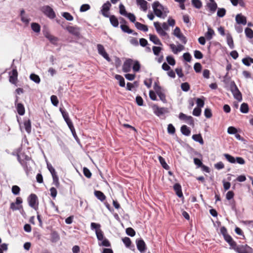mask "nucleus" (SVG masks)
Masks as SVG:
<instances>
[{"label":"nucleus","mask_w":253,"mask_h":253,"mask_svg":"<svg viewBox=\"0 0 253 253\" xmlns=\"http://www.w3.org/2000/svg\"><path fill=\"white\" fill-rule=\"evenodd\" d=\"M194 57L196 59H200L203 57V53L199 50H196L194 52Z\"/></svg>","instance_id":"0e129e2a"},{"label":"nucleus","mask_w":253,"mask_h":253,"mask_svg":"<svg viewBox=\"0 0 253 253\" xmlns=\"http://www.w3.org/2000/svg\"><path fill=\"white\" fill-rule=\"evenodd\" d=\"M181 88L183 91L187 92L190 89V85L188 83L185 82L181 84Z\"/></svg>","instance_id":"5fc2aeb1"},{"label":"nucleus","mask_w":253,"mask_h":253,"mask_svg":"<svg viewBox=\"0 0 253 253\" xmlns=\"http://www.w3.org/2000/svg\"><path fill=\"white\" fill-rule=\"evenodd\" d=\"M102 241V242L100 244L99 243V246H104V247H111V244L108 239H107L106 238H104Z\"/></svg>","instance_id":"bf43d9fd"},{"label":"nucleus","mask_w":253,"mask_h":253,"mask_svg":"<svg viewBox=\"0 0 253 253\" xmlns=\"http://www.w3.org/2000/svg\"><path fill=\"white\" fill-rule=\"evenodd\" d=\"M150 40L154 44L161 45H162L159 39L155 35L150 34L149 35Z\"/></svg>","instance_id":"b1692460"},{"label":"nucleus","mask_w":253,"mask_h":253,"mask_svg":"<svg viewBox=\"0 0 253 253\" xmlns=\"http://www.w3.org/2000/svg\"><path fill=\"white\" fill-rule=\"evenodd\" d=\"M136 244L138 250L141 253H144L147 249L146 245L142 238H139L136 240Z\"/></svg>","instance_id":"6e6552de"},{"label":"nucleus","mask_w":253,"mask_h":253,"mask_svg":"<svg viewBox=\"0 0 253 253\" xmlns=\"http://www.w3.org/2000/svg\"><path fill=\"white\" fill-rule=\"evenodd\" d=\"M31 28L33 31L36 33H39L41 31V26L37 23H32L31 24Z\"/></svg>","instance_id":"58836bf2"},{"label":"nucleus","mask_w":253,"mask_h":253,"mask_svg":"<svg viewBox=\"0 0 253 253\" xmlns=\"http://www.w3.org/2000/svg\"><path fill=\"white\" fill-rule=\"evenodd\" d=\"M29 205L32 208L37 210L38 205V197L35 194H31L28 198Z\"/></svg>","instance_id":"0eeeda50"},{"label":"nucleus","mask_w":253,"mask_h":253,"mask_svg":"<svg viewBox=\"0 0 253 253\" xmlns=\"http://www.w3.org/2000/svg\"><path fill=\"white\" fill-rule=\"evenodd\" d=\"M246 36L249 39L253 38V31L250 28H246L245 30Z\"/></svg>","instance_id":"a19ab883"},{"label":"nucleus","mask_w":253,"mask_h":253,"mask_svg":"<svg viewBox=\"0 0 253 253\" xmlns=\"http://www.w3.org/2000/svg\"><path fill=\"white\" fill-rule=\"evenodd\" d=\"M11 191L13 194L15 195H18L19 194L20 191V188L17 185H13L11 188Z\"/></svg>","instance_id":"8fccbe9b"},{"label":"nucleus","mask_w":253,"mask_h":253,"mask_svg":"<svg viewBox=\"0 0 253 253\" xmlns=\"http://www.w3.org/2000/svg\"><path fill=\"white\" fill-rule=\"evenodd\" d=\"M53 178L52 184H54L56 188H59L60 187V182L59 181V177L57 174L52 176Z\"/></svg>","instance_id":"37998d69"},{"label":"nucleus","mask_w":253,"mask_h":253,"mask_svg":"<svg viewBox=\"0 0 253 253\" xmlns=\"http://www.w3.org/2000/svg\"><path fill=\"white\" fill-rule=\"evenodd\" d=\"M224 157L225 159L230 163L234 164L235 163V158L232 156L230 155L229 154L225 153L223 154Z\"/></svg>","instance_id":"ea45409f"},{"label":"nucleus","mask_w":253,"mask_h":253,"mask_svg":"<svg viewBox=\"0 0 253 253\" xmlns=\"http://www.w3.org/2000/svg\"><path fill=\"white\" fill-rule=\"evenodd\" d=\"M249 111L248 104L246 103H243L240 107V111L243 113H247Z\"/></svg>","instance_id":"4c0bfd02"},{"label":"nucleus","mask_w":253,"mask_h":253,"mask_svg":"<svg viewBox=\"0 0 253 253\" xmlns=\"http://www.w3.org/2000/svg\"><path fill=\"white\" fill-rule=\"evenodd\" d=\"M83 173L84 175L88 178H90L91 177V172H90V170L86 167L84 168Z\"/></svg>","instance_id":"3c124183"},{"label":"nucleus","mask_w":253,"mask_h":253,"mask_svg":"<svg viewBox=\"0 0 253 253\" xmlns=\"http://www.w3.org/2000/svg\"><path fill=\"white\" fill-rule=\"evenodd\" d=\"M204 115L207 118H210L212 117L211 110L210 108H207L204 111Z\"/></svg>","instance_id":"69168bd1"},{"label":"nucleus","mask_w":253,"mask_h":253,"mask_svg":"<svg viewBox=\"0 0 253 253\" xmlns=\"http://www.w3.org/2000/svg\"><path fill=\"white\" fill-rule=\"evenodd\" d=\"M153 109L154 110V114L158 117H160L168 112L167 108L159 107L157 105H154L153 106Z\"/></svg>","instance_id":"9b49d317"},{"label":"nucleus","mask_w":253,"mask_h":253,"mask_svg":"<svg viewBox=\"0 0 253 253\" xmlns=\"http://www.w3.org/2000/svg\"><path fill=\"white\" fill-rule=\"evenodd\" d=\"M41 11L48 18L50 19H53L56 17V13L53 8L49 5H44L42 6Z\"/></svg>","instance_id":"20e7f679"},{"label":"nucleus","mask_w":253,"mask_h":253,"mask_svg":"<svg viewBox=\"0 0 253 253\" xmlns=\"http://www.w3.org/2000/svg\"><path fill=\"white\" fill-rule=\"evenodd\" d=\"M180 130L181 133L185 136H189L191 133L190 129L186 125L181 126Z\"/></svg>","instance_id":"a878e982"},{"label":"nucleus","mask_w":253,"mask_h":253,"mask_svg":"<svg viewBox=\"0 0 253 253\" xmlns=\"http://www.w3.org/2000/svg\"><path fill=\"white\" fill-rule=\"evenodd\" d=\"M111 4L109 1H107L106 3H104L102 6L101 13L105 17H109V15L108 11L110 9Z\"/></svg>","instance_id":"4468645a"},{"label":"nucleus","mask_w":253,"mask_h":253,"mask_svg":"<svg viewBox=\"0 0 253 253\" xmlns=\"http://www.w3.org/2000/svg\"><path fill=\"white\" fill-rule=\"evenodd\" d=\"M136 3L140 6V8L144 11L147 10L148 2L145 0H136Z\"/></svg>","instance_id":"6ab92c4d"},{"label":"nucleus","mask_w":253,"mask_h":253,"mask_svg":"<svg viewBox=\"0 0 253 253\" xmlns=\"http://www.w3.org/2000/svg\"><path fill=\"white\" fill-rule=\"evenodd\" d=\"M19 97L18 96H16V98L15 100V105L16 106V109L18 114L20 116H23L24 115L25 112V107L23 104L21 103H18Z\"/></svg>","instance_id":"1a4fd4ad"},{"label":"nucleus","mask_w":253,"mask_h":253,"mask_svg":"<svg viewBox=\"0 0 253 253\" xmlns=\"http://www.w3.org/2000/svg\"><path fill=\"white\" fill-rule=\"evenodd\" d=\"M122 241L127 248L130 246L131 241L129 238L125 237V238H122Z\"/></svg>","instance_id":"603ef678"},{"label":"nucleus","mask_w":253,"mask_h":253,"mask_svg":"<svg viewBox=\"0 0 253 253\" xmlns=\"http://www.w3.org/2000/svg\"><path fill=\"white\" fill-rule=\"evenodd\" d=\"M44 37L47 38L49 42L55 45H57V42L59 41V39L53 35H51L49 32H46L43 33Z\"/></svg>","instance_id":"2eb2a0df"},{"label":"nucleus","mask_w":253,"mask_h":253,"mask_svg":"<svg viewBox=\"0 0 253 253\" xmlns=\"http://www.w3.org/2000/svg\"><path fill=\"white\" fill-rule=\"evenodd\" d=\"M230 90L232 92L234 97L239 101L242 100V95L240 91L239 90L237 86L235 84L234 81H232L230 84Z\"/></svg>","instance_id":"39448f33"},{"label":"nucleus","mask_w":253,"mask_h":253,"mask_svg":"<svg viewBox=\"0 0 253 253\" xmlns=\"http://www.w3.org/2000/svg\"><path fill=\"white\" fill-rule=\"evenodd\" d=\"M24 126L25 130L28 133L31 132V123L30 119H25L24 121Z\"/></svg>","instance_id":"412c9836"},{"label":"nucleus","mask_w":253,"mask_h":253,"mask_svg":"<svg viewBox=\"0 0 253 253\" xmlns=\"http://www.w3.org/2000/svg\"><path fill=\"white\" fill-rule=\"evenodd\" d=\"M94 194L95 197L101 202L104 201L106 199L105 195L100 191L95 190Z\"/></svg>","instance_id":"4be33fe9"},{"label":"nucleus","mask_w":253,"mask_h":253,"mask_svg":"<svg viewBox=\"0 0 253 253\" xmlns=\"http://www.w3.org/2000/svg\"><path fill=\"white\" fill-rule=\"evenodd\" d=\"M96 235L97 239L99 241H102L104 239V234L103 232L101 230H99V231H96Z\"/></svg>","instance_id":"4d7b16f0"},{"label":"nucleus","mask_w":253,"mask_h":253,"mask_svg":"<svg viewBox=\"0 0 253 253\" xmlns=\"http://www.w3.org/2000/svg\"><path fill=\"white\" fill-rule=\"evenodd\" d=\"M30 79L36 84H39L41 82V79L40 77L34 73H32L30 75Z\"/></svg>","instance_id":"f704fd0d"},{"label":"nucleus","mask_w":253,"mask_h":253,"mask_svg":"<svg viewBox=\"0 0 253 253\" xmlns=\"http://www.w3.org/2000/svg\"><path fill=\"white\" fill-rule=\"evenodd\" d=\"M205 99V97L204 96H202L201 98H197L196 99V103L198 107L201 108L204 107Z\"/></svg>","instance_id":"473e14b6"},{"label":"nucleus","mask_w":253,"mask_h":253,"mask_svg":"<svg viewBox=\"0 0 253 253\" xmlns=\"http://www.w3.org/2000/svg\"><path fill=\"white\" fill-rule=\"evenodd\" d=\"M207 5L208 7L209 8L210 11L212 13L214 12L217 8V3L215 2H214L213 3L208 2Z\"/></svg>","instance_id":"2f4dec72"},{"label":"nucleus","mask_w":253,"mask_h":253,"mask_svg":"<svg viewBox=\"0 0 253 253\" xmlns=\"http://www.w3.org/2000/svg\"><path fill=\"white\" fill-rule=\"evenodd\" d=\"M60 239V236L57 232L54 231L51 233V241L52 243H56Z\"/></svg>","instance_id":"393cba45"},{"label":"nucleus","mask_w":253,"mask_h":253,"mask_svg":"<svg viewBox=\"0 0 253 253\" xmlns=\"http://www.w3.org/2000/svg\"><path fill=\"white\" fill-rule=\"evenodd\" d=\"M97 47L98 53L102 56L107 61L111 62V59L109 57L108 53L106 52L104 46L101 44H98Z\"/></svg>","instance_id":"9d476101"},{"label":"nucleus","mask_w":253,"mask_h":253,"mask_svg":"<svg viewBox=\"0 0 253 253\" xmlns=\"http://www.w3.org/2000/svg\"><path fill=\"white\" fill-rule=\"evenodd\" d=\"M21 151V148H19L18 149L17 153L16 154V157L18 162L20 164V165L23 167L24 169L26 174L28 175L30 171L32 170V168L31 167L28 166V163L29 161H24L22 160V158L19 156V153Z\"/></svg>","instance_id":"f03ea898"},{"label":"nucleus","mask_w":253,"mask_h":253,"mask_svg":"<svg viewBox=\"0 0 253 253\" xmlns=\"http://www.w3.org/2000/svg\"><path fill=\"white\" fill-rule=\"evenodd\" d=\"M14 59L13 60V63L11 65V67L13 68L12 70L9 73V81L12 84L17 85V83L18 81V72L16 69V67L14 65L13 62Z\"/></svg>","instance_id":"7ed1b4c3"},{"label":"nucleus","mask_w":253,"mask_h":253,"mask_svg":"<svg viewBox=\"0 0 253 253\" xmlns=\"http://www.w3.org/2000/svg\"><path fill=\"white\" fill-rule=\"evenodd\" d=\"M226 9L224 8H219L217 12V15L219 17H223L226 14Z\"/></svg>","instance_id":"de8ad7c7"},{"label":"nucleus","mask_w":253,"mask_h":253,"mask_svg":"<svg viewBox=\"0 0 253 253\" xmlns=\"http://www.w3.org/2000/svg\"><path fill=\"white\" fill-rule=\"evenodd\" d=\"M109 19L111 25L114 27H117L119 26V21L117 18L114 15H109Z\"/></svg>","instance_id":"5701e85b"},{"label":"nucleus","mask_w":253,"mask_h":253,"mask_svg":"<svg viewBox=\"0 0 253 253\" xmlns=\"http://www.w3.org/2000/svg\"><path fill=\"white\" fill-rule=\"evenodd\" d=\"M65 29L74 36L78 37L80 35V28L77 26H68Z\"/></svg>","instance_id":"f8f14e48"},{"label":"nucleus","mask_w":253,"mask_h":253,"mask_svg":"<svg viewBox=\"0 0 253 253\" xmlns=\"http://www.w3.org/2000/svg\"><path fill=\"white\" fill-rule=\"evenodd\" d=\"M158 159L163 168L166 170H169V167L166 163L165 159L161 156H159Z\"/></svg>","instance_id":"7c9ffc66"},{"label":"nucleus","mask_w":253,"mask_h":253,"mask_svg":"<svg viewBox=\"0 0 253 253\" xmlns=\"http://www.w3.org/2000/svg\"><path fill=\"white\" fill-rule=\"evenodd\" d=\"M152 8L154 14L159 18H163V11L164 6L159 1H155L152 4Z\"/></svg>","instance_id":"423d86ee"},{"label":"nucleus","mask_w":253,"mask_h":253,"mask_svg":"<svg viewBox=\"0 0 253 253\" xmlns=\"http://www.w3.org/2000/svg\"><path fill=\"white\" fill-rule=\"evenodd\" d=\"M47 168L48 170L51 173L52 176L57 174L55 169L53 168V167L52 166V165L48 163H47Z\"/></svg>","instance_id":"13d9d810"},{"label":"nucleus","mask_w":253,"mask_h":253,"mask_svg":"<svg viewBox=\"0 0 253 253\" xmlns=\"http://www.w3.org/2000/svg\"><path fill=\"white\" fill-rule=\"evenodd\" d=\"M191 3L193 6L197 9L202 7V2L200 0H191Z\"/></svg>","instance_id":"e433bc0d"},{"label":"nucleus","mask_w":253,"mask_h":253,"mask_svg":"<svg viewBox=\"0 0 253 253\" xmlns=\"http://www.w3.org/2000/svg\"><path fill=\"white\" fill-rule=\"evenodd\" d=\"M51 101L52 104L55 106H57L59 103L58 99L56 96L55 95H52L50 97Z\"/></svg>","instance_id":"680f3d73"},{"label":"nucleus","mask_w":253,"mask_h":253,"mask_svg":"<svg viewBox=\"0 0 253 253\" xmlns=\"http://www.w3.org/2000/svg\"><path fill=\"white\" fill-rule=\"evenodd\" d=\"M133 65L132 66L133 70L135 72H139L140 69V64L139 62L137 60L133 61Z\"/></svg>","instance_id":"79ce46f5"},{"label":"nucleus","mask_w":253,"mask_h":253,"mask_svg":"<svg viewBox=\"0 0 253 253\" xmlns=\"http://www.w3.org/2000/svg\"><path fill=\"white\" fill-rule=\"evenodd\" d=\"M133 62L132 59L128 58L126 60L123 65V71L124 72H129L131 70V67Z\"/></svg>","instance_id":"ddd939ff"},{"label":"nucleus","mask_w":253,"mask_h":253,"mask_svg":"<svg viewBox=\"0 0 253 253\" xmlns=\"http://www.w3.org/2000/svg\"><path fill=\"white\" fill-rule=\"evenodd\" d=\"M15 203H11L10 205V208L13 211H16V210H20L21 209H22V206L19 205L18 206H16Z\"/></svg>","instance_id":"864d4df0"},{"label":"nucleus","mask_w":253,"mask_h":253,"mask_svg":"<svg viewBox=\"0 0 253 253\" xmlns=\"http://www.w3.org/2000/svg\"><path fill=\"white\" fill-rule=\"evenodd\" d=\"M227 132L230 134H236L237 132V129L234 126H229L228 128Z\"/></svg>","instance_id":"774afa93"},{"label":"nucleus","mask_w":253,"mask_h":253,"mask_svg":"<svg viewBox=\"0 0 253 253\" xmlns=\"http://www.w3.org/2000/svg\"><path fill=\"white\" fill-rule=\"evenodd\" d=\"M173 189L175 192L176 195L180 198H184V196L182 192L181 186L178 183H176L173 185Z\"/></svg>","instance_id":"dca6fc26"},{"label":"nucleus","mask_w":253,"mask_h":253,"mask_svg":"<svg viewBox=\"0 0 253 253\" xmlns=\"http://www.w3.org/2000/svg\"><path fill=\"white\" fill-rule=\"evenodd\" d=\"M115 78L119 81V85L121 87H124L125 86V81L124 78L120 75H116Z\"/></svg>","instance_id":"72a5a7b5"},{"label":"nucleus","mask_w":253,"mask_h":253,"mask_svg":"<svg viewBox=\"0 0 253 253\" xmlns=\"http://www.w3.org/2000/svg\"><path fill=\"white\" fill-rule=\"evenodd\" d=\"M19 156H21V158H22V160H23L24 161H31L32 158L28 155H27L25 153L22 152L21 153V152L19 153Z\"/></svg>","instance_id":"49530a36"},{"label":"nucleus","mask_w":253,"mask_h":253,"mask_svg":"<svg viewBox=\"0 0 253 253\" xmlns=\"http://www.w3.org/2000/svg\"><path fill=\"white\" fill-rule=\"evenodd\" d=\"M120 28L121 30L125 33H126L127 34L133 33V30L129 29V27L126 25L121 24Z\"/></svg>","instance_id":"c9c22d12"},{"label":"nucleus","mask_w":253,"mask_h":253,"mask_svg":"<svg viewBox=\"0 0 253 253\" xmlns=\"http://www.w3.org/2000/svg\"><path fill=\"white\" fill-rule=\"evenodd\" d=\"M125 16L127 17L131 22L135 23L136 17L133 13H128Z\"/></svg>","instance_id":"338daca9"},{"label":"nucleus","mask_w":253,"mask_h":253,"mask_svg":"<svg viewBox=\"0 0 253 253\" xmlns=\"http://www.w3.org/2000/svg\"><path fill=\"white\" fill-rule=\"evenodd\" d=\"M227 42L230 48L233 49L234 47V42L232 36L228 34L226 36Z\"/></svg>","instance_id":"c756f323"},{"label":"nucleus","mask_w":253,"mask_h":253,"mask_svg":"<svg viewBox=\"0 0 253 253\" xmlns=\"http://www.w3.org/2000/svg\"><path fill=\"white\" fill-rule=\"evenodd\" d=\"M192 137L194 141L198 142L201 145L204 144V140L201 134H194Z\"/></svg>","instance_id":"bb28decb"},{"label":"nucleus","mask_w":253,"mask_h":253,"mask_svg":"<svg viewBox=\"0 0 253 253\" xmlns=\"http://www.w3.org/2000/svg\"><path fill=\"white\" fill-rule=\"evenodd\" d=\"M214 34V30L211 28H208V32L205 34V37L207 40H211Z\"/></svg>","instance_id":"c85d7f7f"},{"label":"nucleus","mask_w":253,"mask_h":253,"mask_svg":"<svg viewBox=\"0 0 253 253\" xmlns=\"http://www.w3.org/2000/svg\"><path fill=\"white\" fill-rule=\"evenodd\" d=\"M90 227L92 230H95L96 231H99L100 229L101 225L99 224L92 222L90 224Z\"/></svg>","instance_id":"e2e57ef3"},{"label":"nucleus","mask_w":253,"mask_h":253,"mask_svg":"<svg viewBox=\"0 0 253 253\" xmlns=\"http://www.w3.org/2000/svg\"><path fill=\"white\" fill-rule=\"evenodd\" d=\"M166 59L169 65L173 66L175 64V60L172 56H168Z\"/></svg>","instance_id":"052dcab7"},{"label":"nucleus","mask_w":253,"mask_h":253,"mask_svg":"<svg viewBox=\"0 0 253 253\" xmlns=\"http://www.w3.org/2000/svg\"><path fill=\"white\" fill-rule=\"evenodd\" d=\"M231 250H233L237 253H253V249L247 244L238 245L236 243Z\"/></svg>","instance_id":"f257e3e1"},{"label":"nucleus","mask_w":253,"mask_h":253,"mask_svg":"<svg viewBox=\"0 0 253 253\" xmlns=\"http://www.w3.org/2000/svg\"><path fill=\"white\" fill-rule=\"evenodd\" d=\"M135 26L138 30H142L144 32H147L148 30L147 25H143L138 22H136L135 23Z\"/></svg>","instance_id":"cd10ccee"},{"label":"nucleus","mask_w":253,"mask_h":253,"mask_svg":"<svg viewBox=\"0 0 253 253\" xmlns=\"http://www.w3.org/2000/svg\"><path fill=\"white\" fill-rule=\"evenodd\" d=\"M119 12L121 15H122L123 16H126L128 13L126 10V8L125 6L122 4L121 3L119 5Z\"/></svg>","instance_id":"09e8293b"},{"label":"nucleus","mask_w":253,"mask_h":253,"mask_svg":"<svg viewBox=\"0 0 253 253\" xmlns=\"http://www.w3.org/2000/svg\"><path fill=\"white\" fill-rule=\"evenodd\" d=\"M168 132L170 134H173L175 132V128L171 124L168 125Z\"/></svg>","instance_id":"6e6d98bb"},{"label":"nucleus","mask_w":253,"mask_h":253,"mask_svg":"<svg viewBox=\"0 0 253 253\" xmlns=\"http://www.w3.org/2000/svg\"><path fill=\"white\" fill-rule=\"evenodd\" d=\"M224 239L225 241L228 243L230 247L229 249L231 250L234 245H235V243H236L232 238V237L227 234V235L223 236Z\"/></svg>","instance_id":"a211bd4d"},{"label":"nucleus","mask_w":253,"mask_h":253,"mask_svg":"<svg viewBox=\"0 0 253 253\" xmlns=\"http://www.w3.org/2000/svg\"><path fill=\"white\" fill-rule=\"evenodd\" d=\"M154 89L155 91V93H157L158 95H159L160 94L164 93L163 92V89L159 85V82L158 81L155 82L154 84Z\"/></svg>","instance_id":"aec40b11"},{"label":"nucleus","mask_w":253,"mask_h":253,"mask_svg":"<svg viewBox=\"0 0 253 253\" xmlns=\"http://www.w3.org/2000/svg\"><path fill=\"white\" fill-rule=\"evenodd\" d=\"M62 16L68 21H72L73 16L68 12H64L62 13Z\"/></svg>","instance_id":"a18cd8bd"},{"label":"nucleus","mask_w":253,"mask_h":253,"mask_svg":"<svg viewBox=\"0 0 253 253\" xmlns=\"http://www.w3.org/2000/svg\"><path fill=\"white\" fill-rule=\"evenodd\" d=\"M236 21L239 24L245 25L247 23V19L241 13L238 14L236 16Z\"/></svg>","instance_id":"f3484780"},{"label":"nucleus","mask_w":253,"mask_h":253,"mask_svg":"<svg viewBox=\"0 0 253 253\" xmlns=\"http://www.w3.org/2000/svg\"><path fill=\"white\" fill-rule=\"evenodd\" d=\"M126 232V234L130 237H134L136 233L135 230L131 227L127 228Z\"/></svg>","instance_id":"c03bdc74"}]
</instances>
